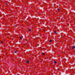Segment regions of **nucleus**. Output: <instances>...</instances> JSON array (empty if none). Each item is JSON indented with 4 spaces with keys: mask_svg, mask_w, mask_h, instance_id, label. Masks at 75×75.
<instances>
[{
    "mask_svg": "<svg viewBox=\"0 0 75 75\" xmlns=\"http://www.w3.org/2000/svg\"><path fill=\"white\" fill-rule=\"evenodd\" d=\"M71 48L72 50H74V49H75V46H73L71 47Z\"/></svg>",
    "mask_w": 75,
    "mask_h": 75,
    "instance_id": "f257e3e1",
    "label": "nucleus"
},
{
    "mask_svg": "<svg viewBox=\"0 0 75 75\" xmlns=\"http://www.w3.org/2000/svg\"><path fill=\"white\" fill-rule=\"evenodd\" d=\"M26 62L27 63V64H29V63H30V61H28V60H27L26 61Z\"/></svg>",
    "mask_w": 75,
    "mask_h": 75,
    "instance_id": "f03ea898",
    "label": "nucleus"
},
{
    "mask_svg": "<svg viewBox=\"0 0 75 75\" xmlns=\"http://www.w3.org/2000/svg\"><path fill=\"white\" fill-rule=\"evenodd\" d=\"M54 64H57V61H54Z\"/></svg>",
    "mask_w": 75,
    "mask_h": 75,
    "instance_id": "7ed1b4c3",
    "label": "nucleus"
},
{
    "mask_svg": "<svg viewBox=\"0 0 75 75\" xmlns=\"http://www.w3.org/2000/svg\"><path fill=\"white\" fill-rule=\"evenodd\" d=\"M57 10L58 11H59V12H60V10H59V9H57Z\"/></svg>",
    "mask_w": 75,
    "mask_h": 75,
    "instance_id": "20e7f679",
    "label": "nucleus"
},
{
    "mask_svg": "<svg viewBox=\"0 0 75 75\" xmlns=\"http://www.w3.org/2000/svg\"><path fill=\"white\" fill-rule=\"evenodd\" d=\"M54 33H55V34H56L57 33V31H54Z\"/></svg>",
    "mask_w": 75,
    "mask_h": 75,
    "instance_id": "39448f33",
    "label": "nucleus"
},
{
    "mask_svg": "<svg viewBox=\"0 0 75 75\" xmlns=\"http://www.w3.org/2000/svg\"><path fill=\"white\" fill-rule=\"evenodd\" d=\"M52 40H50V41H49V42H52Z\"/></svg>",
    "mask_w": 75,
    "mask_h": 75,
    "instance_id": "423d86ee",
    "label": "nucleus"
},
{
    "mask_svg": "<svg viewBox=\"0 0 75 75\" xmlns=\"http://www.w3.org/2000/svg\"><path fill=\"white\" fill-rule=\"evenodd\" d=\"M42 55H45V54H44V53H42Z\"/></svg>",
    "mask_w": 75,
    "mask_h": 75,
    "instance_id": "0eeeda50",
    "label": "nucleus"
},
{
    "mask_svg": "<svg viewBox=\"0 0 75 75\" xmlns=\"http://www.w3.org/2000/svg\"><path fill=\"white\" fill-rule=\"evenodd\" d=\"M28 31H31V30L30 29H29Z\"/></svg>",
    "mask_w": 75,
    "mask_h": 75,
    "instance_id": "6e6552de",
    "label": "nucleus"
},
{
    "mask_svg": "<svg viewBox=\"0 0 75 75\" xmlns=\"http://www.w3.org/2000/svg\"><path fill=\"white\" fill-rule=\"evenodd\" d=\"M1 44H3V42L2 41H1Z\"/></svg>",
    "mask_w": 75,
    "mask_h": 75,
    "instance_id": "1a4fd4ad",
    "label": "nucleus"
},
{
    "mask_svg": "<svg viewBox=\"0 0 75 75\" xmlns=\"http://www.w3.org/2000/svg\"><path fill=\"white\" fill-rule=\"evenodd\" d=\"M15 53H16V52H17V51H15L14 52Z\"/></svg>",
    "mask_w": 75,
    "mask_h": 75,
    "instance_id": "9d476101",
    "label": "nucleus"
},
{
    "mask_svg": "<svg viewBox=\"0 0 75 75\" xmlns=\"http://www.w3.org/2000/svg\"><path fill=\"white\" fill-rule=\"evenodd\" d=\"M21 38H22V37H20V39H21Z\"/></svg>",
    "mask_w": 75,
    "mask_h": 75,
    "instance_id": "9b49d317",
    "label": "nucleus"
},
{
    "mask_svg": "<svg viewBox=\"0 0 75 75\" xmlns=\"http://www.w3.org/2000/svg\"><path fill=\"white\" fill-rule=\"evenodd\" d=\"M6 5H7V4H6Z\"/></svg>",
    "mask_w": 75,
    "mask_h": 75,
    "instance_id": "f8f14e48",
    "label": "nucleus"
}]
</instances>
